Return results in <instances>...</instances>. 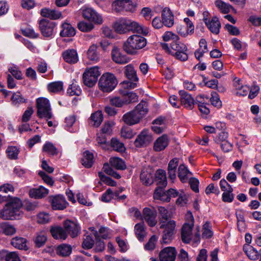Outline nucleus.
<instances>
[{
	"label": "nucleus",
	"mask_w": 261,
	"mask_h": 261,
	"mask_svg": "<svg viewBox=\"0 0 261 261\" xmlns=\"http://www.w3.org/2000/svg\"><path fill=\"white\" fill-rule=\"evenodd\" d=\"M176 251L174 247H168L164 248L160 253V261H175Z\"/></svg>",
	"instance_id": "14"
},
{
	"label": "nucleus",
	"mask_w": 261,
	"mask_h": 261,
	"mask_svg": "<svg viewBox=\"0 0 261 261\" xmlns=\"http://www.w3.org/2000/svg\"><path fill=\"white\" fill-rule=\"evenodd\" d=\"M22 203L20 199L11 198L0 211V218L4 220H14L19 218Z\"/></svg>",
	"instance_id": "2"
},
{
	"label": "nucleus",
	"mask_w": 261,
	"mask_h": 261,
	"mask_svg": "<svg viewBox=\"0 0 261 261\" xmlns=\"http://www.w3.org/2000/svg\"><path fill=\"white\" fill-rule=\"evenodd\" d=\"M94 163V155L92 152L85 151L83 153V158L82 159V163L86 168L92 167Z\"/></svg>",
	"instance_id": "36"
},
{
	"label": "nucleus",
	"mask_w": 261,
	"mask_h": 261,
	"mask_svg": "<svg viewBox=\"0 0 261 261\" xmlns=\"http://www.w3.org/2000/svg\"><path fill=\"white\" fill-rule=\"evenodd\" d=\"M50 231L53 238L57 240H65L67 237L64 228L59 226H52Z\"/></svg>",
	"instance_id": "21"
},
{
	"label": "nucleus",
	"mask_w": 261,
	"mask_h": 261,
	"mask_svg": "<svg viewBox=\"0 0 261 261\" xmlns=\"http://www.w3.org/2000/svg\"><path fill=\"white\" fill-rule=\"evenodd\" d=\"M243 251L250 259L252 260L258 259V251L250 245H244Z\"/></svg>",
	"instance_id": "31"
},
{
	"label": "nucleus",
	"mask_w": 261,
	"mask_h": 261,
	"mask_svg": "<svg viewBox=\"0 0 261 261\" xmlns=\"http://www.w3.org/2000/svg\"><path fill=\"white\" fill-rule=\"evenodd\" d=\"M103 118L102 112L97 111L91 114L89 119V124L94 127H97L101 124Z\"/></svg>",
	"instance_id": "27"
},
{
	"label": "nucleus",
	"mask_w": 261,
	"mask_h": 261,
	"mask_svg": "<svg viewBox=\"0 0 261 261\" xmlns=\"http://www.w3.org/2000/svg\"><path fill=\"white\" fill-rule=\"evenodd\" d=\"M96 46L91 45L87 51V56L89 60L94 62H97L99 60V55L96 51Z\"/></svg>",
	"instance_id": "44"
},
{
	"label": "nucleus",
	"mask_w": 261,
	"mask_h": 261,
	"mask_svg": "<svg viewBox=\"0 0 261 261\" xmlns=\"http://www.w3.org/2000/svg\"><path fill=\"white\" fill-rule=\"evenodd\" d=\"M228 137V132L224 130L221 132L216 137H214V140L215 143L220 144L225 141H226Z\"/></svg>",
	"instance_id": "58"
},
{
	"label": "nucleus",
	"mask_w": 261,
	"mask_h": 261,
	"mask_svg": "<svg viewBox=\"0 0 261 261\" xmlns=\"http://www.w3.org/2000/svg\"><path fill=\"white\" fill-rule=\"evenodd\" d=\"M155 180L158 186L166 187L167 185L166 173L163 169H158L155 173Z\"/></svg>",
	"instance_id": "34"
},
{
	"label": "nucleus",
	"mask_w": 261,
	"mask_h": 261,
	"mask_svg": "<svg viewBox=\"0 0 261 261\" xmlns=\"http://www.w3.org/2000/svg\"><path fill=\"white\" fill-rule=\"evenodd\" d=\"M110 163L112 167L118 170H123L126 168L124 162L118 157L111 158L110 159Z\"/></svg>",
	"instance_id": "41"
},
{
	"label": "nucleus",
	"mask_w": 261,
	"mask_h": 261,
	"mask_svg": "<svg viewBox=\"0 0 261 261\" xmlns=\"http://www.w3.org/2000/svg\"><path fill=\"white\" fill-rule=\"evenodd\" d=\"M47 240L46 233L43 231H40L36 233V236L34 239V243L36 247L39 248L43 246Z\"/></svg>",
	"instance_id": "40"
},
{
	"label": "nucleus",
	"mask_w": 261,
	"mask_h": 261,
	"mask_svg": "<svg viewBox=\"0 0 261 261\" xmlns=\"http://www.w3.org/2000/svg\"><path fill=\"white\" fill-rule=\"evenodd\" d=\"M139 118L141 119L143 118L148 112V105L147 102L145 101H141L133 110Z\"/></svg>",
	"instance_id": "33"
},
{
	"label": "nucleus",
	"mask_w": 261,
	"mask_h": 261,
	"mask_svg": "<svg viewBox=\"0 0 261 261\" xmlns=\"http://www.w3.org/2000/svg\"><path fill=\"white\" fill-rule=\"evenodd\" d=\"M83 17L97 24H101L103 22V19L100 14L98 13L92 8L83 6L81 8Z\"/></svg>",
	"instance_id": "8"
},
{
	"label": "nucleus",
	"mask_w": 261,
	"mask_h": 261,
	"mask_svg": "<svg viewBox=\"0 0 261 261\" xmlns=\"http://www.w3.org/2000/svg\"><path fill=\"white\" fill-rule=\"evenodd\" d=\"M140 180L144 185H151L153 181V173L151 170H143L140 174Z\"/></svg>",
	"instance_id": "28"
},
{
	"label": "nucleus",
	"mask_w": 261,
	"mask_h": 261,
	"mask_svg": "<svg viewBox=\"0 0 261 261\" xmlns=\"http://www.w3.org/2000/svg\"><path fill=\"white\" fill-rule=\"evenodd\" d=\"M67 202L62 195L54 197L51 200V206L54 210H62L67 206Z\"/></svg>",
	"instance_id": "20"
},
{
	"label": "nucleus",
	"mask_w": 261,
	"mask_h": 261,
	"mask_svg": "<svg viewBox=\"0 0 261 261\" xmlns=\"http://www.w3.org/2000/svg\"><path fill=\"white\" fill-rule=\"evenodd\" d=\"M152 139L151 133L149 130L144 129L137 136L134 144L138 148L144 147L149 144Z\"/></svg>",
	"instance_id": "11"
},
{
	"label": "nucleus",
	"mask_w": 261,
	"mask_h": 261,
	"mask_svg": "<svg viewBox=\"0 0 261 261\" xmlns=\"http://www.w3.org/2000/svg\"><path fill=\"white\" fill-rule=\"evenodd\" d=\"M6 261H21L20 257L16 252H10L5 257Z\"/></svg>",
	"instance_id": "64"
},
{
	"label": "nucleus",
	"mask_w": 261,
	"mask_h": 261,
	"mask_svg": "<svg viewBox=\"0 0 261 261\" xmlns=\"http://www.w3.org/2000/svg\"><path fill=\"white\" fill-rule=\"evenodd\" d=\"M175 227V222L174 221H169L167 223L166 226L163 228L165 230L162 238V243L167 244L171 242Z\"/></svg>",
	"instance_id": "13"
},
{
	"label": "nucleus",
	"mask_w": 261,
	"mask_h": 261,
	"mask_svg": "<svg viewBox=\"0 0 261 261\" xmlns=\"http://www.w3.org/2000/svg\"><path fill=\"white\" fill-rule=\"evenodd\" d=\"M179 93L180 95V105H182L187 109H192L195 102L191 95L185 91H180Z\"/></svg>",
	"instance_id": "16"
},
{
	"label": "nucleus",
	"mask_w": 261,
	"mask_h": 261,
	"mask_svg": "<svg viewBox=\"0 0 261 261\" xmlns=\"http://www.w3.org/2000/svg\"><path fill=\"white\" fill-rule=\"evenodd\" d=\"M63 226L67 235L69 234L72 238H74L78 235L80 227L76 223L67 220L64 221Z\"/></svg>",
	"instance_id": "15"
},
{
	"label": "nucleus",
	"mask_w": 261,
	"mask_h": 261,
	"mask_svg": "<svg viewBox=\"0 0 261 261\" xmlns=\"http://www.w3.org/2000/svg\"><path fill=\"white\" fill-rule=\"evenodd\" d=\"M50 217L47 213L41 212L37 216V222L39 223H47L49 222Z\"/></svg>",
	"instance_id": "63"
},
{
	"label": "nucleus",
	"mask_w": 261,
	"mask_h": 261,
	"mask_svg": "<svg viewBox=\"0 0 261 261\" xmlns=\"http://www.w3.org/2000/svg\"><path fill=\"white\" fill-rule=\"evenodd\" d=\"M158 211L160 214V227L164 228L167 224V223L169 221H171L169 220L171 217V214L166 208L163 206L159 207Z\"/></svg>",
	"instance_id": "26"
},
{
	"label": "nucleus",
	"mask_w": 261,
	"mask_h": 261,
	"mask_svg": "<svg viewBox=\"0 0 261 261\" xmlns=\"http://www.w3.org/2000/svg\"><path fill=\"white\" fill-rule=\"evenodd\" d=\"M189 173L188 169L184 165H180L179 166L178 176L182 182H186L188 181V174Z\"/></svg>",
	"instance_id": "42"
},
{
	"label": "nucleus",
	"mask_w": 261,
	"mask_h": 261,
	"mask_svg": "<svg viewBox=\"0 0 261 261\" xmlns=\"http://www.w3.org/2000/svg\"><path fill=\"white\" fill-rule=\"evenodd\" d=\"M216 5L218 9L223 13H227L229 12L230 9L232 8L231 6L229 4L224 3V2L217 0L216 1Z\"/></svg>",
	"instance_id": "50"
},
{
	"label": "nucleus",
	"mask_w": 261,
	"mask_h": 261,
	"mask_svg": "<svg viewBox=\"0 0 261 261\" xmlns=\"http://www.w3.org/2000/svg\"><path fill=\"white\" fill-rule=\"evenodd\" d=\"M11 100L13 105H18L26 102V99L22 97L20 92H16L13 94L11 97Z\"/></svg>",
	"instance_id": "53"
},
{
	"label": "nucleus",
	"mask_w": 261,
	"mask_h": 261,
	"mask_svg": "<svg viewBox=\"0 0 261 261\" xmlns=\"http://www.w3.org/2000/svg\"><path fill=\"white\" fill-rule=\"evenodd\" d=\"M121 135L125 139H130L134 137L135 133L130 127H123L121 128Z\"/></svg>",
	"instance_id": "62"
},
{
	"label": "nucleus",
	"mask_w": 261,
	"mask_h": 261,
	"mask_svg": "<svg viewBox=\"0 0 261 261\" xmlns=\"http://www.w3.org/2000/svg\"><path fill=\"white\" fill-rule=\"evenodd\" d=\"M101 72L98 66H93L87 68L83 74V80L84 84L89 87H92L95 85L98 77Z\"/></svg>",
	"instance_id": "5"
},
{
	"label": "nucleus",
	"mask_w": 261,
	"mask_h": 261,
	"mask_svg": "<svg viewBox=\"0 0 261 261\" xmlns=\"http://www.w3.org/2000/svg\"><path fill=\"white\" fill-rule=\"evenodd\" d=\"M48 193V190L41 186L38 188L31 189L29 191L30 196L35 199L42 198L47 195Z\"/></svg>",
	"instance_id": "25"
},
{
	"label": "nucleus",
	"mask_w": 261,
	"mask_h": 261,
	"mask_svg": "<svg viewBox=\"0 0 261 261\" xmlns=\"http://www.w3.org/2000/svg\"><path fill=\"white\" fill-rule=\"evenodd\" d=\"M115 196H117L116 193L109 188L102 195L101 200L105 202H109L112 199L115 198Z\"/></svg>",
	"instance_id": "52"
},
{
	"label": "nucleus",
	"mask_w": 261,
	"mask_h": 261,
	"mask_svg": "<svg viewBox=\"0 0 261 261\" xmlns=\"http://www.w3.org/2000/svg\"><path fill=\"white\" fill-rule=\"evenodd\" d=\"M57 253L62 256H67L72 252V247L70 245L63 244L59 245L56 249Z\"/></svg>",
	"instance_id": "38"
},
{
	"label": "nucleus",
	"mask_w": 261,
	"mask_h": 261,
	"mask_svg": "<svg viewBox=\"0 0 261 261\" xmlns=\"http://www.w3.org/2000/svg\"><path fill=\"white\" fill-rule=\"evenodd\" d=\"M169 138L166 135H163L158 138L153 144V150L155 151L164 150L168 145Z\"/></svg>",
	"instance_id": "17"
},
{
	"label": "nucleus",
	"mask_w": 261,
	"mask_h": 261,
	"mask_svg": "<svg viewBox=\"0 0 261 261\" xmlns=\"http://www.w3.org/2000/svg\"><path fill=\"white\" fill-rule=\"evenodd\" d=\"M92 234L93 235V234L91 231L90 234H87V235L85 236L84 241L82 243V246L84 248L90 249L92 248L94 243V241L91 236Z\"/></svg>",
	"instance_id": "49"
},
{
	"label": "nucleus",
	"mask_w": 261,
	"mask_h": 261,
	"mask_svg": "<svg viewBox=\"0 0 261 261\" xmlns=\"http://www.w3.org/2000/svg\"><path fill=\"white\" fill-rule=\"evenodd\" d=\"M77 26L79 29L82 32H90L94 28V25L92 23L83 21L80 22Z\"/></svg>",
	"instance_id": "57"
},
{
	"label": "nucleus",
	"mask_w": 261,
	"mask_h": 261,
	"mask_svg": "<svg viewBox=\"0 0 261 261\" xmlns=\"http://www.w3.org/2000/svg\"><path fill=\"white\" fill-rule=\"evenodd\" d=\"M67 93L70 96H79L81 94L82 90L76 84L72 83L68 88Z\"/></svg>",
	"instance_id": "51"
},
{
	"label": "nucleus",
	"mask_w": 261,
	"mask_h": 261,
	"mask_svg": "<svg viewBox=\"0 0 261 261\" xmlns=\"http://www.w3.org/2000/svg\"><path fill=\"white\" fill-rule=\"evenodd\" d=\"M37 115L40 118H45L47 120L51 118L50 103L46 98L40 97L36 100Z\"/></svg>",
	"instance_id": "6"
},
{
	"label": "nucleus",
	"mask_w": 261,
	"mask_h": 261,
	"mask_svg": "<svg viewBox=\"0 0 261 261\" xmlns=\"http://www.w3.org/2000/svg\"><path fill=\"white\" fill-rule=\"evenodd\" d=\"M193 224L185 223L181 229V239L185 243H189L193 238L195 243H198L200 241V234L199 232L195 233L193 237L192 233V228Z\"/></svg>",
	"instance_id": "9"
},
{
	"label": "nucleus",
	"mask_w": 261,
	"mask_h": 261,
	"mask_svg": "<svg viewBox=\"0 0 261 261\" xmlns=\"http://www.w3.org/2000/svg\"><path fill=\"white\" fill-rule=\"evenodd\" d=\"M112 58L113 60L118 64H126L129 61V58L125 55L122 54L117 47H114L112 50Z\"/></svg>",
	"instance_id": "19"
},
{
	"label": "nucleus",
	"mask_w": 261,
	"mask_h": 261,
	"mask_svg": "<svg viewBox=\"0 0 261 261\" xmlns=\"http://www.w3.org/2000/svg\"><path fill=\"white\" fill-rule=\"evenodd\" d=\"M55 23L46 19L39 22V29L42 35L45 37H52L55 34Z\"/></svg>",
	"instance_id": "12"
},
{
	"label": "nucleus",
	"mask_w": 261,
	"mask_h": 261,
	"mask_svg": "<svg viewBox=\"0 0 261 261\" xmlns=\"http://www.w3.org/2000/svg\"><path fill=\"white\" fill-rule=\"evenodd\" d=\"M170 47L174 52L172 55L175 56L176 59L181 61L188 60V56L187 53L188 48L184 43L177 40L171 42Z\"/></svg>",
	"instance_id": "7"
},
{
	"label": "nucleus",
	"mask_w": 261,
	"mask_h": 261,
	"mask_svg": "<svg viewBox=\"0 0 261 261\" xmlns=\"http://www.w3.org/2000/svg\"><path fill=\"white\" fill-rule=\"evenodd\" d=\"M96 141L98 145L104 150H108L110 145L107 142L106 136L104 134L98 135L96 138Z\"/></svg>",
	"instance_id": "48"
},
{
	"label": "nucleus",
	"mask_w": 261,
	"mask_h": 261,
	"mask_svg": "<svg viewBox=\"0 0 261 261\" xmlns=\"http://www.w3.org/2000/svg\"><path fill=\"white\" fill-rule=\"evenodd\" d=\"M43 151L46 152L49 155H54L58 153L57 148L53 143L49 142H46L43 146Z\"/></svg>",
	"instance_id": "45"
},
{
	"label": "nucleus",
	"mask_w": 261,
	"mask_h": 261,
	"mask_svg": "<svg viewBox=\"0 0 261 261\" xmlns=\"http://www.w3.org/2000/svg\"><path fill=\"white\" fill-rule=\"evenodd\" d=\"M19 152V149L15 146H9L6 150L7 155L11 159H16Z\"/></svg>",
	"instance_id": "55"
},
{
	"label": "nucleus",
	"mask_w": 261,
	"mask_h": 261,
	"mask_svg": "<svg viewBox=\"0 0 261 261\" xmlns=\"http://www.w3.org/2000/svg\"><path fill=\"white\" fill-rule=\"evenodd\" d=\"M157 212L155 208L145 207L143 210L142 219L150 226H154L157 223Z\"/></svg>",
	"instance_id": "10"
},
{
	"label": "nucleus",
	"mask_w": 261,
	"mask_h": 261,
	"mask_svg": "<svg viewBox=\"0 0 261 261\" xmlns=\"http://www.w3.org/2000/svg\"><path fill=\"white\" fill-rule=\"evenodd\" d=\"M62 28V30L60 32V35L62 37H71L75 34L74 28L68 23H63Z\"/></svg>",
	"instance_id": "35"
},
{
	"label": "nucleus",
	"mask_w": 261,
	"mask_h": 261,
	"mask_svg": "<svg viewBox=\"0 0 261 261\" xmlns=\"http://www.w3.org/2000/svg\"><path fill=\"white\" fill-rule=\"evenodd\" d=\"M117 85V80L115 76L111 73H103L98 82L99 89L103 92H110Z\"/></svg>",
	"instance_id": "4"
},
{
	"label": "nucleus",
	"mask_w": 261,
	"mask_h": 261,
	"mask_svg": "<svg viewBox=\"0 0 261 261\" xmlns=\"http://www.w3.org/2000/svg\"><path fill=\"white\" fill-rule=\"evenodd\" d=\"M205 25L213 34H218L220 32L221 24L216 17H213L211 20L205 21Z\"/></svg>",
	"instance_id": "24"
},
{
	"label": "nucleus",
	"mask_w": 261,
	"mask_h": 261,
	"mask_svg": "<svg viewBox=\"0 0 261 261\" xmlns=\"http://www.w3.org/2000/svg\"><path fill=\"white\" fill-rule=\"evenodd\" d=\"M11 244L14 247L19 249L25 250L28 249L27 240L22 237H16L12 238Z\"/></svg>",
	"instance_id": "29"
},
{
	"label": "nucleus",
	"mask_w": 261,
	"mask_h": 261,
	"mask_svg": "<svg viewBox=\"0 0 261 261\" xmlns=\"http://www.w3.org/2000/svg\"><path fill=\"white\" fill-rule=\"evenodd\" d=\"M9 71L17 80L22 79V74L19 70L18 67L14 65H13L9 67Z\"/></svg>",
	"instance_id": "56"
},
{
	"label": "nucleus",
	"mask_w": 261,
	"mask_h": 261,
	"mask_svg": "<svg viewBox=\"0 0 261 261\" xmlns=\"http://www.w3.org/2000/svg\"><path fill=\"white\" fill-rule=\"evenodd\" d=\"M47 88L50 92L58 93L63 90V83L60 81L52 82L48 85Z\"/></svg>",
	"instance_id": "43"
},
{
	"label": "nucleus",
	"mask_w": 261,
	"mask_h": 261,
	"mask_svg": "<svg viewBox=\"0 0 261 261\" xmlns=\"http://www.w3.org/2000/svg\"><path fill=\"white\" fill-rule=\"evenodd\" d=\"M123 119L125 123L130 125L138 123L140 120L139 116L134 111L124 114Z\"/></svg>",
	"instance_id": "32"
},
{
	"label": "nucleus",
	"mask_w": 261,
	"mask_h": 261,
	"mask_svg": "<svg viewBox=\"0 0 261 261\" xmlns=\"http://www.w3.org/2000/svg\"><path fill=\"white\" fill-rule=\"evenodd\" d=\"M75 121V117L74 115L69 116L65 118V127L66 130L69 132L73 133L75 130L72 128V126Z\"/></svg>",
	"instance_id": "54"
},
{
	"label": "nucleus",
	"mask_w": 261,
	"mask_h": 261,
	"mask_svg": "<svg viewBox=\"0 0 261 261\" xmlns=\"http://www.w3.org/2000/svg\"><path fill=\"white\" fill-rule=\"evenodd\" d=\"M62 56L65 61L70 64H74L79 60L76 50L74 49L66 50L63 53Z\"/></svg>",
	"instance_id": "22"
},
{
	"label": "nucleus",
	"mask_w": 261,
	"mask_h": 261,
	"mask_svg": "<svg viewBox=\"0 0 261 261\" xmlns=\"http://www.w3.org/2000/svg\"><path fill=\"white\" fill-rule=\"evenodd\" d=\"M123 97L126 104L135 102L138 100L137 95L135 93L132 92H127L126 94H123Z\"/></svg>",
	"instance_id": "61"
},
{
	"label": "nucleus",
	"mask_w": 261,
	"mask_h": 261,
	"mask_svg": "<svg viewBox=\"0 0 261 261\" xmlns=\"http://www.w3.org/2000/svg\"><path fill=\"white\" fill-rule=\"evenodd\" d=\"M1 228L6 235L11 236L16 232L14 227L7 222L2 223L1 224Z\"/></svg>",
	"instance_id": "46"
},
{
	"label": "nucleus",
	"mask_w": 261,
	"mask_h": 261,
	"mask_svg": "<svg viewBox=\"0 0 261 261\" xmlns=\"http://www.w3.org/2000/svg\"><path fill=\"white\" fill-rule=\"evenodd\" d=\"M135 231L138 240L140 241H143L146 234L144 224L143 223L137 224L135 226Z\"/></svg>",
	"instance_id": "39"
},
{
	"label": "nucleus",
	"mask_w": 261,
	"mask_h": 261,
	"mask_svg": "<svg viewBox=\"0 0 261 261\" xmlns=\"http://www.w3.org/2000/svg\"><path fill=\"white\" fill-rule=\"evenodd\" d=\"M211 102L212 104L217 108H220L222 106V102L220 99L218 94L215 92L211 93Z\"/></svg>",
	"instance_id": "59"
},
{
	"label": "nucleus",
	"mask_w": 261,
	"mask_h": 261,
	"mask_svg": "<svg viewBox=\"0 0 261 261\" xmlns=\"http://www.w3.org/2000/svg\"><path fill=\"white\" fill-rule=\"evenodd\" d=\"M125 75L130 81L137 82L139 80L136 71L132 64H129L125 67Z\"/></svg>",
	"instance_id": "37"
},
{
	"label": "nucleus",
	"mask_w": 261,
	"mask_h": 261,
	"mask_svg": "<svg viewBox=\"0 0 261 261\" xmlns=\"http://www.w3.org/2000/svg\"><path fill=\"white\" fill-rule=\"evenodd\" d=\"M115 31L119 34L132 31L146 36L149 30L147 28L130 19L121 18L117 20L114 25Z\"/></svg>",
	"instance_id": "1"
},
{
	"label": "nucleus",
	"mask_w": 261,
	"mask_h": 261,
	"mask_svg": "<svg viewBox=\"0 0 261 261\" xmlns=\"http://www.w3.org/2000/svg\"><path fill=\"white\" fill-rule=\"evenodd\" d=\"M146 45V39L140 35L130 36L124 43V50L129 54H135L137 50L143 48Z\"/></svg>",
	"instance_id": "3"
},
{
	"label": "nucleus",
	"mask_w": 261,
	"mask_h": 261,
	"mask_svg": "<svg viewBox=\"0 0 261 261\" xmlns=\"http://www.w3.org/2000/svg\"><path fill=\"white\" fill-rule=\"evenodd\" d=\"M41 15L44 17H47L51 19H57L62 17L61 12L55 9L48 8L42 9L41 11Z\"/></svg>",
	"instance_id": "30"
},
{
	"label": "nucleus",
	"mask_w": 261,
	"mask_h": 261,
	"mask_svg": "<svg viewBox=\"0 0 261 261\" xmlns=\"http://www.w3.org/2000/svg\"><path fill=\"white\" fill-rule=\"evenodd\" d=\"M124 10L125 11L134 12L136 10V4L131 0H124Z\"/></svg>",
	"instance_id": "60"
},
{
	"label": "nucleus",
	"mask_w": 261,
	"mask_h": 261,
	"mask_svg": "<svg viewBox=\"0 0 261 261\" xmlns=\"http://www.w3.org/2000/svg\"><path fill=\"white\" fill-rule=\"evenodd\" d=\"M89 229L96 240H99L100 238L107 239L110 238L112 235L111 230L107 227H100L98 232L94 227H90Z\"/></svg>",
	"instance_id": "23"
},
{
	"label": "nucleus",
	"mask_w": 261,
	"mask_h": 261,
	"mask_svg": "<svg viewBox=\"0 0 261 261\" xmlns=\"http://www.w3.org/2000/svg\"><path fill=\"white\" fill-rule=\"evenodd\" d=\"M162 18L164 25L167 27H171L174 24V16L170 9L165 8L162 11Z\"/></svg>",
	"instance_id": "18"
},
{
	"label": "nucleus",
	"mask_w": 261,
	"mask_h": 261,
	"mask_svg": "<svg viewBox=\"0 0 261 261\" xmlns=\"http://www.w3.org/2000/svg\"><path fill=\"white\" fill-rule=\"evenodd\" d=\"M111 147L113 149L118 152H122L125 151V147L122 142H120L118 139L113 138L111 140Z\"/></svg>",
	"instance_id": "47"
}]
</instances>
